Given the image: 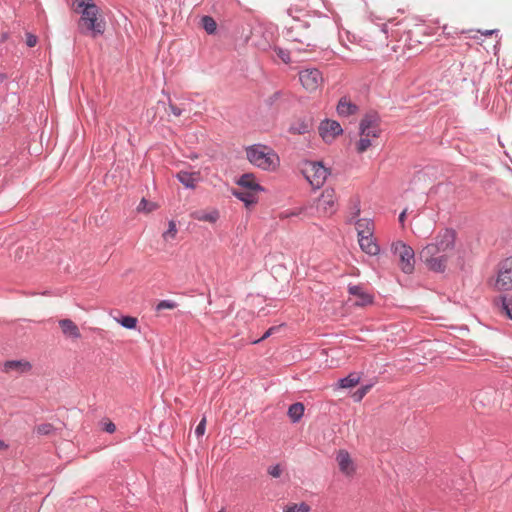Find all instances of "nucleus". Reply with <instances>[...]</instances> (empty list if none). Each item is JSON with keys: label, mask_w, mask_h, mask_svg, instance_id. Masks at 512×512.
Segmentation results:
<instances>
[{"label": "nucleus", "mask_w": 512, "mask_h": 512, "mask_svg": "<svg viewBox=\"0 0 512 512\" xmlns=\"http://www.w3.org/2000/svg\"><path fill=\"white\" fill-rule=\"evenodd\" d=\"M402 369H406L407 371H413L416 368L415 367L407 368L406 366H404V367H402Z\"/></svg>", "instance_id": "de8ad7c7"}, {"label": "nucleus", "mask_w": 512, "mask_h": 512, "mask_svg": "<svg viewBox=\"0 0 512 512\" xmlns=\"http://www.w3.org/2000/svg\"><path fill=\"white\" fill-rule=\"evenodd\" d=\"M58 323L62 334L66 338L72 341H77L81 338V332L79 327L71 319H61L59 320Z\"/></svg>", "instance_id": "f8f14e48"}, {"label": "nucleus", "mask_w": 512, "mask_h": 512, "mask_svg": "<svg viewBox=\"0 0 512 512\" xmlns=\"http://www.w3.org/2000/svg\"><path fill=\"white\" fill-rule=\"evenodd\" d=\"M78 4V8L84 9L86 5L94 4L92 0H74Z\"/></svg>", "instance_id": "a19ab883"}, {"label": "nucleus", "mask_w": 512, "mask_h": 512, "mask_svg": "<svg viewBox=\"0 0 512 512\" xmlns=\"http://www.w3.org/2000/svg\"><path fill=\"white\" fill-rule=\"evenodd\" d=\"M117 322L120 323L126 329H136L138 319L132 316H123L120 319H117Z\"/></svg>", "instance_id": "c756f323"}, {"label": "nucleus", "mask_w": 512, "mask_h": 512, "mask_svg": "<svg viewBox=\"0 0 512 512\" xmlns=\"http://www.w3.org/2000/svg\"><path fill=\"white\" fill-rule=\"evenodd\" d=\"M315 208L319 217H330L338 209V198L334 189L326 188L315 201Z\"/></svg>", "instance_id": "423d86ee"}, {"label": "nucleus", "mask_w": 512, "mask_h": 512, "mask_svg": "<svg viewBox=\"0 0 512 512\" xmlns=\"http://www.w3.org/2000/svg\"><path fill=\"white\" fill-rule=\"evenodd\" d=\"M457 233L454 229H441L433 241L419 251L420 259L434 272H444L455 248Z\"/></svg>", "instance_id": "f257e3e1"}, {"label": "nucleus", "mask_w": 512, "mask_h": 512, "mask_svg": "<svg viewBox=\"0 0 512 512\" xmlns=\"http://www.w3.org/2000/svg\"><path fill=\"white\" fill-rule=\"evenodd\" d=\"M358 107L352 103L348 98L343 97L339 100L337 105V112L340 116H350L357 113Z\"/></svg>", "instance_id": "412c9836"}, {"label": "nucleus", "mask_w": 512, "mask_h": 512, "mask_svg": "<svg viewBox=\"0 0 512 512\" xmlns=\"http://www.w3.org/2000/svg\"><path fill=\"white\" fill-rule=\"evenodd\" d=\"M500 312L512 320V300L503 297L501 299Z\"/></svg>", "instance_id": "7c9ffc66"}, {"label": "nucleus", "mask_w": 512, "mask_h": 512, "mask_svg": "<svg viewBox=\"0 0 512 512\" xmlns=\"http://www.w3.org/2000/svg\"><path fill=\"white\" fill-rule=\"evenodd\" d=\"M287 36L291 41L307 46L311 45L312 32L309 29V24L299 17L292 16V23L287 28Z\"/></svg>", "instance_id": "0eeeda50"}, {"label": "nucleus", "mask_w": 512, "mask_h": 512, "mask_svg": "<svg viewBox=\"0 0 512 512\" xmlns=\"http://www.w3.org/2000/svg\"><path fill=\"white\" fill-rule=\"evenodd\" d=\"M178 233V229L175 221L171 220L168 223V229L162 234V237L165 241L174 240Z\"/></svg>", "instance_id": "cd10ccee"}, {"label": "nucleus", "mask_w": 512, "mask_h": 512, "mask_svg": "<svg viewBox=\"0 0 512 512\" xmlns=\"http://www.w3.org/2000/svg\"><path fill=\"white\" fill-rule=\"evenodd\" d=\"M278 56L285 62V63H289L290 62V56L287 52L283 51V50H279L278 52Z\"/></svg>", "instance_id": "79ce46f5"}, {"label": "nucleus", "mask_w": 512, "mask_h": 512, "mask_svg": "<svg viewBox=\"0 0 512 512\" xmlns=\"http://www.w3.org/2000/svg\"><path fill=\"white\" fill-rule=\"evenodd\" d=\"M31 364L28 362V361H25V360H11V361H6L4 364H3V368L2 370L5 371V372H11V371H16V372H19V373H24V372H27L31 369Z\"/></svg>", "instance_id": "6ab92c4d"}, {"label": "nucleus", "mask_w": 512, "mask_h": 512, "mask_svg": "<svg viewBox=\"0 0 512 512\" xmlns=\"http://www.w3.org/2000/svg\"><path fill=\"white\" fill-rule=\"evenodd\" d=\"M319 134L326 143H331L337 136L341 135L343 129L335 120H324L319 125Z\"/></svg>", "instance_id": "9b49d317"}, {"label": "nucleus", "mask_w": 512, "mask_h": 512, "mask_svg": "<svg viewBox=\"0 0 512 512\" xmlns=\"http://www.w3.org/2000/svg\"><path fill=\"white\" fill-rule=\"evenodd\" d=\"M81 13L82 15L78 23L81 33L91 35L93 38L104 33L106 24L96 4L86 5Z\"/></svg>", "instance_id": "7ed1b4c3"}, {"label": "nucleus", "mask_w": 512, "mask_h": 512, "mask_svg": "<svg viewBox=\"0 0 512 512\" xmlns=\"http://www.w3.org/2000/svg\"><path fill=\"white\" fill-rule=\"evenodd\" d=\"M304 411V404L301 402H296L289 406L287 414L292 423H297L303 417Z\"/></svg>", "instance_id": "5701e85b"}, {"label": "nucleus", "mask_w": 512, "mask_h": 512, "mask_svg": "<svg viewBox=\"0 0 512 512\" xmlns=\"http://www.w3.org/2000/svg\"><path fill=\"white\" fill-rule=\"evenodd\" d=\"M176 303L170 300H162L158 303L156 309L157 310H164V309H174L176 308Z\"/></svg>", "instance_id": "f704fd0d"}, {"label": "nucleus", "mask_w": 512, "mask_h": 512, "mask_svg": "<svg viewBox=\"0 0 512 512\" xmlns=\"http://www.w3.org/2000/svg\"><path fill=\"white\" fill-rule=\"evenodd\" d=\"M176 177L186 188L193 189L200 180V173L180 171L177 173Z\"/></svg>", "instance_id": "a211bd4d"}, {"label": "nucleus", "mask_w": 512, "mask_h": 512, "mask_svg": "<svg viewBox=\"0 0 512 512\" xmlns=\"http://www.w3.org/2000/svg\"><path fill=\"white\" fill-rule=\"evenodd\" d=\"M494 287L499 291H508L512 288V259L507 258L499 264Z\"/></svg>", "instance_id": "1a4fd4ad"}, {"label": "nucleus", "mask_w": 512, "mask_h": 512, "mask_svg": "<svg viewBox=\"0 0 512 512\" xmlns=\"http://www.w3.org/2000/svg\"><path fill=\"white\" fill-rule=\"evenodd\" d=\"M337 462L339 469L346 475H351L354 472V465L350 454L346 450H340L337 454Z\"/></svg>", "instance_id": "f3484780"}, {"label": "nucleus", "mask_w": 512, "mask_h": 512, "mask_svg": "<svg viewBox=\"0 0 512 512\" xmlns=\"http://www.w3.org/2000/svg\"><path fill=\"white\" fill-rule=\"evenodd\" d=\"M359 140L355 143L357 153L366 152L380 136V118L377 113H367L359 124Z\"/></svg>", "instance_id": "f03ea898"}, {"label": "nucleus", "mask_w": 512, "mask_h": 512, "mask_svg": "<svg viewBox=\"0 0 512 512\" xmlns=\"http://www.w3.org/2000/svg\"><path fill=\"white\" fill-rule=\"evenodd\" d=\"M355 228L358 238L365 235L374 234V223L370 219L363 218L357 220L355 223Z\"/></svg>", "instance_id": "4be33fe9"}, {"label": "nucleus", "mask_w": 512, "mask_h": 512, "mask_svg": "<svg viewBox=\"0 0 512 512\" xmlns=\"http://www.w3.org/2000/svg\"><path fill=\"white\" fill-rule=\"evenodd\" d=\"M37 43V37L33 34L27 33L26 34V44L29 47H34Z\"/></svg>", "instance_id": "4c0bfd02"}, {"label": "nucleus", "mask_w": 512, "mask_h": 512, "mask_svg": "<svg viewBox=\"0 0 512 512\" xmlns=\"http://www.w3.org/2000/svg\"><path fill=\"white\" fill-rule=\"evenodd\" d=\"M360 213V209L357 208L355 215H358Z\"/></svg>", "instance_id": "09e8293b"}, {"label": "nucleus", "mask_w": 512, "mask_h": 512, "mask_svg": "<svg viewBox=\"0 0 512 512\" xmlns=\"http://www.w3.org/2000/svg\"><path fill=\"white\" fill-rule=\"evenodd\" d=\"M374 383H369L362 385L359 387L353 394L352 398L355 402H360L365 395L370 391V389L373 387Z\"/></svg>", "instance_id": "a878e982"}, {"label": "nucleus", "mask_w": 512, "mask_h": 512, "mask_svg": "<svg viewBox=\"0 0 512 512\" xmlns=\"http://www.w3.org/2000/svg\"><path fill=\"white\" fill-rule=\"evenodd\" d=\"M8 447V445L0 439V449H6Z\"/></svg>", "instance_id": "a18cd8bd"}, {"label": "nucleus", "mask_w": 512, "mask_h": 512, "mask_svg": "<svg viewBox=\"0 0 512 512\" xmlns=\"http://www.w3.org/2000/svg\"><path fill=\"white\" fill-rule=\"evenodd\" d=\"M190 216L197 221L215 224L220 218V212L216 208H206L193 211Z\"/></svg>", "instance_id": "ddd939ff"}, {"label": "nucleus", "mask_w": 512, "mask_h": 512, "mask_svg": "<svg viewBox=\"0 0 512 512\" xmlns=\"http://www.w3.org/2000/svg\"><path fill=\"white\" fill-rule=\"evenodd\" d=\"M202 27L209 34H213L216 31L217 24L215 20L210 16H204L201 19Z\"/></svg>", "instance_id": "c85d7f7f"}, {"label": "nucleus", "mask_w": 512, "mask_h": 512, "mask_svg": "<svg viewBox=\"0 0 512 512\" xmlns=\"http://www.w3.org/2000/svg\"><path fill=\"white\" fill-rule=\"evenodd\" d=\"M247 159L253 165L267 171H275L280 165L277 153L265 145H253L246 149Z\"/></svg>", "instance_id": "20e7f679"}, {"label": "nucleus", "mask_w": 512, "mask_h": 512, "mask_svg": "<svg viewBox=\"0 0 512 512\" xmlns=\"http://www.w3.org/2000/svg\"><path fill=\"white\" fill-rule=\"evenodd\" d=\"M288 13L292 16V9L291 8L288 10Z\"/></svg>", "instance_id": "8fccbe9b"}, {"label": "nucleus", "mask_w": 512, "mask_h": 512, "mask_svg": "<svg viewBox=\"0 0 512 512\" xmlns=\"http://www.w3.org/2000/svg\"><path fill=\"white\" fill-rule=\"evenodd\" d=\"M289 131H290V133L295 134V135L306 134L310 131V125L305 121L299 120V121L294 122L290 126Z\"/></svg>", "instance_id": "393cba45"}, {"label": "nucleus", "mask_w": 512, "mask_h": 512, "mask_svg": "<svg viewBox=\"0 0 512 512\" xmlns=\"http://www.w3.org/2000/svg\"><path fill=\"white\" fill-rule=\"evenodd\" d=\"M156 209H157L156 203L147 201L144 198L141 200V202L139 203V205L137 207V210L139 212H144V213H150Z\"/></svg>", "instance_id": "2f4dec72"}, {"label": "nucleus", "mask_w": 512, "mask_h": 512, "mask_svg": "<svg viewBox=\"0 0 512 512\" xmlns=\"http://www.w3.org/2000/svg\"><path fill=\"white\" fill-rule=\"evenodd\" d=\"M55 431V427L50 423H43L36 427V432L39 435H49Z\"/></svg>", "instance_id": "473e14b6"}, {"label": "nucleus", "mask_w": 512, "mask_h": 512, "mask_svg": "<svg viewBox=\"0 0 512 512\" xmlns=\"http://www.w3.org/2000/svg\"><path fill=\"white\" fill-rule=\"evenodd\" d=\"M350 295L356 297L354 305L364 307L373 302V296L363 289L359 285L349 286L348 288Z\"/></svg>", "instance_id": "4468645a"}, {"label": "nucleus", "mask_w": 512, "mask_h": 512, "mask_svg": "<svg viewBox=\"0 0 512 512\" xmlns=\"http://www.w3.org/2000/svg\"><path fill=\"white\" fill-rule=\"evenodd\" d=\"M487 394L485 391H480L475 395L474 401H479L481 404H484V396Z\"/></svg>", "instance_id": "37998d69"}, {"label": "nucleus", "mask_w": 512, "mask_h": 512, "mask_svg": "<svg viewBox=\"0 0 512 512\" xmlns=\"http://www.w3.org/2000/svg\"><path fill=\"white\" fill-rule=\"evenodd\" d=\"M218 512H225L223 509L219 510Z\"/></svg>", "instance_id": "3c124183"}, {"label": "nucleus", "mask_w": 512, "mask_h": 512, "mask_svg": "<svg viewBox=\"0 0 512 512\" xmlns=\"http://www.w3.org/2000/svg\"><path fill=\"white\" fill-rule=\"evenodd\" d=\"M306 209L305 208H299L297 210H294V211H291V212H288V211H285V212H281L279 214V218L280 219H286V218H289L291 216H298L300 215L301 213H303Z\"/></svg>", "instance_id": "c9c22d12"}, {"label": "nucleus", "mask_w": 512, "mask_h": 512, "mask_svg": "<svg viewBox=\"0 0 512 512\" xmlns=\"http://www.w3.org/2000/svg\"><path fill=\"white\" fill-rule=\"evenodd\" d=\"M205 429H206V419L203 418L199 424L197 425L196 429H195V434L197 437H200V436H203L204 433H205Z\"/></svg>", "instance_id": "e433bc0d"}, {"label": "nucleus", "mask_w": 512, "mask_h": 512, "mask_svg": "<svg viewBox=\"0 0 512 512\" xmlns=\"http://www.w3.org/2000/svg\"><path fill=\"white\" fill-rule=\"evenodd\" d=\"M282 467L280 466V464H275V465H272L268 468V474L274 478H278L281 476L282 474Z\"/></svg>", "instance_id": "72a5a7b5"}, {"label": "nucleus", "mask_w": 512, "mask_h": 512, "mask_svg": "<svg viewBox=\"0 0 512 512\" xmlns=\"http://www.w3.org/2000/svg\"><path fill=\"white\" fill-rule=\"evenodd\" d=\"M310 506L305 503V502H301L299 504H296V503H292V504H288L283 512H309L310 511Z\"/></svg>", "instance_id": "bb28decb"}, {"label": "nucleus", "mask_w": 512, "mask_h": 512, "mask_svg": "<svg viewBox=\"0 0 512 512\" xmlns=\"http://www.w3.org/2000/svg\"><path fill=\"white\" fill-rule=\"evenodd\" d=\"M103 430L107 433H114L116 431V425L113 422L105 423Z\"/></svg>", "instance_id": "ea45409f"}, {"label": "nucleus", "mask_w": 512, "mask_h": 512, "mask_svg": "<svg viewBox=\"0 0 512 512\" xmlns=\"http://www.w3.org/2000/svg\"><path fill=\"white\" fill-rule=\"evenodd\" d=\"M405 218H406V210L402 211L401 214L399 215V222L401 224H404Z\"/></svg>", "instance_id": "c03bdc74"}, {"label": "nucleus", "mask_w": 512, "mask_h": 512, "mask_svg": "<svg viewBox=\"0 0 512 512\" xmlns=\"http://www.w3.org/2000/svg\"><path fill=\"white\" fill-rule=\"evenodd\" d=\"M392 251L399 257L400 269L406 274H411L415 268V253L412 247L397 241L392 244Z\"/></svg>", "instance_id": "6e6552de"}, {"label": "nucleus", "mask_w": 512, "mask_h": 512, "mask_svg": "<svg viewBox=\"0 0 512 512\" xmlns=\"http://www.w3.org/2000/svg\"><path fill=\"white\" fill-rule=\"evenodd\" d=\"M169 109H170L171 113L173 115H175L176 117H179L182 114V110L172 103H169Z\"/></svg>", "instance_id": "58836bf2"}, {"label": "nucleus", "mask_w": 512, "mask_h": 512, "mask_svg": "<svg viewBox=\"0 0 512 512\" xmlns=\"http://www.w3.org/2000/svg\"><path fill=\"white\" fill-rule=\"evenodd\" d=\"M232 194L245 203V205L248 207L250 205H254L258 202V194L259 192H255L252 190L242 189V188H235L232 190Z\"/></svg>", "instance_id": "dca6fc26"}, {"label": "nucleus", "mask_w": 512, "mask_h": 512, "mask_svg": "<svg viewBox=\"0 0 512 512\" xmlns=\"http://www.w3.org/2000/svg\"><path fill=\"white\" fill-rule=\"evenodd\" d=\"M272 331H273V328H270V329H269V330L264 334L263 338L268 337V336L272 333Z\"/></svg>", "instance_id": "49530a36"}, {"label": "nucleus", "mask_w": 512, "mask_h": 512, "mask_svg": "<svg viewBox=\"0 0 512 512\" xmlns=\"http://www.w3.org/2000/svg\"><path fill=\"white\" fill-rule=\"evenodd\" d=\"M361 379V375L357 372H351L346 377L339 379L338 384L340 388H351L356 386Z\"/></svg>", "instance_id": "b1692460"}, {"label": "nucleus", "mask_w": 512, "mask_h": 512, "mask_svg": "<svg viewBox=\"0 0 512 512\" xmlns=\"http://www.w3.org/2000/svg\"><path fill=\"white\" fill-rule=\"evenodd\" d=\"M361 250L371 256H376L380 252V246L377 244L373 234L365 235L358 238Z\"/></svg>", "instance_id": "2eb2a0df"}, {"label": "nucleus", "mask_w": 512, "mask_h": 512, "mask_svg": "<svg viewBox=\"0 0 512 512\" xmlns=\"http://www.w3.org/2000/svg\"><path fill=\"white\" fill-rule=\"evenodd\" d=\"M299 81L305 90L314 92L323 84V76L316 68H306L299 72Z\"/></svg>", "instance_id": "9d476101"}, {"label": "nucleus", "mask_w": 512, "mask_h": 512, "mask_svg": "<svg viewBox=\"0 0 512 512\" xmlns=\"http://www.w3.org/2000/svg\"><path fill=\"white\" fill-rule=\"evenodd\" d=\"M302 174L310 185L314 188H320L326 181L328 169L321 162L304 161L302 164Z\"/></svg>", "instance_id": "39448f33"}, {"label": "nucleus", "mask_w": 512, "mask_h": 512, "mask_svg": "<svg viewBox=\"0 0 512 512\" xmlns=\"http://www.w3.org/2000/svg\"><path fill=\"white\" fill-rule=\"evenodd\" d=\"M238 187L242 189L252 190L255 192L262 191V187L256 182L252 174H244L237 181Z\"/></svg>", "instance_id": "aec40b11"}]
</instances>
